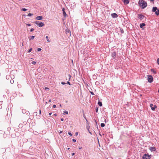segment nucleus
Returning <instances> with one entry per match:
<instances>
[{
    "instance_id": "nucleus-16",
    "label": "nucleus",
    "mask_w": 159,
    "mask_h": 159,
    "mask_svg": "<svg viewBox=\"0 0 159 159\" xmlns=\"http://www.w3.org/2000/svg\"><path fill=\"white\" fill-rule=\"evenodd\" d=\"M101 126L102 127H103L105 126V124L104 123H102L101 124Z\"/></svg>"
},
{
    "instance_id": "nucleus-21",
    "label": "nucleus",
    "mask_w": 159,
    "mask_h": 159,
    "mask_svg": "<svg viewBox=\"0 0 159 159\" xmlns=\"http://www.w3.org/2000/svg\"><path fill=\"white\" fill-rule=\"evenodd\" d=\"M33 15V14H31V13H29L28 14V16H31L32 15Z\"/></svg>"
},
{
    "instance_id": "nucleus-33",
    "label": "nucleus",
    "mask_w": 159,
    "mask_h": 159,
    "mask_svg": "<svg viewBox=\"0 0 159 159\" xmlns=\"http://www.w3.org/2000/svg\"><path fill=\"white\" fill-rule=\"evenodd\" d=\"M56 106L55 105H54L53 106V108H55L56 107Z\"/></svg>"
},
{
    "instance_id": "nucleus-23",
    "label": "nucleus",
    "mask_w": 159,
    "mask_h": 159,
    "mask_svg": "<svg viewBox=\"0 0 159 159\" xmlns=\"http://www.w3.org/2000/svg\"><path fill=\"white\" fill-rule=\"evenodd\" d=\"M32 63L34 64V65H35L36 63V62L35 61H33L32 62Z\"/></svg>"
},
{
    "instance_id": "nucleus-2",
    "label": "nucleus",
    "mask_w": 159,
    "mask_h": 159,
    "mask_svg": "<svg viewBox=\"0 0 159 159\" xmlns=\"http://www.w3.org/2000/svg\"><path fill=\"white\" fill-rule=\"evenodd\" d=\"M147 77L148 82L149 83L152 82L153 81V79L152 76L151 75H148Z\"/></svg>"
},
{
    "instance_id": "nucleus-4",
    "label": "nucleus",
    "mask_w": 159,
    "mask_h": 159,
    "mask_svg": "<svg viewBox=\"0 0 159 159\" xmlns=\"http://www.w3.org/2000/svg\"><path fill=\"white\" fill-rule=\"evenodd\" d=\"M143 159H150V157L148 154H145L143 157Z\"/></svg>"
},
{
    "instance_id": "nucleus-7",
    "label": "nucleus",
    "mask_w": 159,
    "mask_h": 159,
    "mask_svg": "<svg viewBox=\"0 0 159 159\" xmlns=\"http://www.w3.org/2000/svg\"><path fill=\"white\" fill-rule=\"evenodd\" d=\"M157 10H158V9H157L156 7H153L152 8V11L156 13V11Z\"/></svg>"
},
{
    "instance_id": "nucleus-40",
    "label": "nucleus",
    "mask_w": 159,
    "mask_h": 159,
    "mask_svg": "<svg viewBox=\"0 0 159 159\" xmlns=\"http://www.w3.org/2000/svg\"><path fill=\"white\" fill-rule=\"evenodd\" d=\"M61 121H63L64 119H63V118H61Z\"/></svg>"
},
{
    "instance_id": "nucleus-29",
    "label": "nucleus",
    "mask_w": 159,
    "mask_h": 159,
    "mask_svg": "<svg viewBox=\"0 0 159 159\" xmlns=\"http://www.w3.org/2000/svg\"><path fill=\"white\" fill-rule=\"evenodd\" d=\"M72 141H73V142H76V140H75V139H72Z\"/></svg>"
},
{
    "instance_id": "nucleus-44",
    "label": "nucleus",
    "mask_w": 159,
    "mask_h": 159,
    "mask_svg": "<svg viewBox=\"0 0 159 159\" xmlns=\"http://www.w3.org/2000/svg\"><path fill=\"white\" fill-rule=\"evenodd\" d=\"M51 99H49L48 101L49 102H51Z\"/></svg>"
},
{
    "instance_id": "nucleus-49",
    "label": "nucleus",
    "mask_w": 159,
    "mask_h": 159,
    "mask_svg": "<svg viewBox=\"0 0 159 159\" xmlns=\"http://www.w3.org/2000/svg\"><path fill=\"white\" fill-rule=\"evenodd\" d=\"M39 112H40V113H41V110H40Z\"/></svg>"
},
{
    "instance_id": "nucleus-37",
    "label": "nucleus",
    "mask_w": 159,
    "mask_h": 159,
    "mask_svg": "<svg viewBox=\"0 0 159 159\" xmlns=\"http://www.w3.org/2000/svg\"><path fill=\"white\" fill-rule=\"evenodd\" d=\"M27 25L28 26H30V24H27Z\"/></svg>"
},
{
    "instance_id": "nucleus-8",
    "label": "nucleus",
    "mask_w": 159,
    "mask_h": 159,
    "mask_svg": "<svg viewBox=\"0 0 159 159\" xmlns=\"http://www.w3.org/2000/svg\"><path fill=\"white\" fill-rule=\"evenodd\" d=\"M111 16L113 18H116L118 16L117 15L116 13H113L111 14Z\"/></svg>"
},
{
    "instance_id": "nucleus-45",
    "label": "nucleus",
    "mask_w": 159,
    "mask_h": 159,
    "mask_svg": "<svg viewBox=\"0 0 159 159\" xmlns=\"http://www.w3.org/2000/svg\"><path fill=\"white\" fill-rule=\"evenodd\" d=\"M62 131H61L60 132H59V133L60 134H61V133H62Z\"/></svg>"
},
{
    "instance_id": "nucleus-32",
    "label": "nucleus",
    "mask_w": 159,
    "mask_h": 159,
    "mask_svg": "<svg viewBox=\"0 0 159 159\" xmlns=\"http://www.w3.org/2000/svg\"><path fill=\"white\" fill-rule=\"evenodd\" d=\"M11 78H13V79L14 77V76L13 75H11Z\"/></svg>"
},
{
    "instance_id": "nucleus-30",
    "label": "nucleus",
    "mask_w": 159,
    "mask_h": 159,
    "mask_svg": "<svg viewBox=\"0 0 159 159\" xmlns=\"http://www.w3.org/2000/svg\"><path fill=\"white\" fill-rule=\"evenodd\" d=\"M68 76H69V80H70V77H71V76L70 75H68Z\"/></svg>"
},
{
    "instance_id": "nucleus-1",
    "label": "nucleus",
    "mask_w": 159,
    "mask_h": 159,
    "mask_svg": "<svg viewBox=\"0 0 159 159\" xmlns=\"http://www.w3.org/2000/svg\"><path fill=\"white\" fill-rule=\"evenodd\" d=\"M139 4L140 6L143 9L146 7L147 5V2L143 0H139Z\"/></svg>"
},
{
    "instance_id": "nucleus-27",
    "label": "nucleus",
    "mask_w": 159,
    "mask_h": 159,
    "mask_svg": "<svg viewBox=\"0 0 159 159\" xmlns=\"http://www.w3.org/2000/svg\"><path fill=\"white\" fill-rule=\"evenodd\" d=\"M32 48H30L28 51V52H30L31 51H32Z\"/></svg>"
},
{
    "instance_id": "nucleus-31",
    "label": "nucleus",
    "mask_w": 159,
    "mask_h": 159,
    "mask_svg": "<svg viewBox=\"0 0 159 159\" xmlns=\"http://www.w3.org/2000/svg\"><path fill=\"white\" fill-rule=\"evenodd\" d=\"M34 30V29H33V28H32V29H31V30H30V31H31V32L33 31Z\"/></svg>"
},
{
    "instance_id": "nucleus-11",
    "label": "nucleus",
    "mask_w": 159,
    "mask_h": 159,
    "mask_svg": "<svg viewBox=\"0 0 159 159\" xmlns=\"http://www.w3.org/2000/svg\"><path fill=\"white\" fill-rule=\"evenodd\" d=\"M145 26V23H143L141 24H140V27L141 28H142L143 26Z\"/></svg>"
},
{
    "instance_id": "nucleus-41",
    "label": "nucleus",
    "mask_w": 159,
    "mask_h": 159,
    "mask_svg": "<svg viewBox=\"0 0 159 159\" xmlns=\"http://www.w3.org/2000/svg\"><path fill=\"white\" fill-rule=\"evenodd\" d=\"M54 116H57V114H54Z\"/></svg>"
},
{
    "instance_id": "nucleus-34",
    "label": "nucleus",
    "mask_w": 159,
    "mask_h": 159,
    "mask_svg": "<svg viewBox=\"0 0 159 159\" xmlns=\"http://www.w3.org/2000/svg\"><path fill=\"white\" fill-rule=\"evenodd\" d=\"M61 83L62 84H66V83L65 82H62Z\"/></svg>"
},
{
    "instance_id": "nucleus-19",
    "label": "nucleus",
    "mask_w": 159,
    "mask_h": 159,
    "mask_svg": "<svg viewBox=\"0 0 159 159\" xmlns=\"http://www.w3.org/2000/svg\"><path fill=\"white\" fill-rule=\"evenodd\" d=\"M21 10L23 11H26L27 10V9L25 8H23Z\"/></svg>"
},
{
    "instance_id": "nucleus-6",
    "label": "nucleus",
    "mask_w": 159,
    "mask_h": 159,
    "mask_svg": "<svg viewBox=\"0 0 159 159\" xmlns=\"http://www.w3.org/2000/svg\"><path fill=\"white\" fill-rule=\"evenodd\" d=\"M149 149L151 152L155 151L156 150V148L155 147H150Z\"/></svg>"
},
{
    "instance_id": "nucleus-50",
    "label": "nucleus",
    "mask_w": 159,
    "mask_h": 159,
    "mask_svg": "<svg viewBox=\"0 0 159 159\" xmlns=\"http://www.w3.org/2000/svg\"><path fill=\"white\" fill-rule=\"evenodd\" d=\"M60 106L61 107V104H60Z\"/></svg>"
},
{
    "instance_id": "nucleus-36",
    "label": "nucleus",
    "mask_w": 159,
    "mask_h": 159,
    "mask_svg": "<svg viewBox=\"0 0 159 159\" xmlns=\"http://www.w3.org/2000/svg\"><path fill=\"white\" fill-rule=\"evenodd\" d=\"M48 89V87H45V89H46V90H47V89Z\"/></svg>"
},
{
    "instance_id": "nucleus-12",
    "label": "nucleus",
    "mask_w": 159,
    "mask_h": 159,
    "mask_svg": "<svg viewBox=\"0 0 159 159\" xmlns=\"http://www.w3.org/2000/svg\"><path fill=\"white\" fill-rule=\"evenodd\" d=\"M156 15L157 16H159V10H157L156 11L155 13Z\"/></svg>"
},
{
    "instance_id": "nucleus-20",
    "label": "nucleus",
    "mask_w": 159,
    "mask_h": 159,
    "mask_svg": "<svg viewBox=\"0 0 159 159\" xmlns=\"http://www.w3.org/2000/svg\"><path fill=\"white\" fill-rule=\"evenodd\" d=\"M14 80H10V83L12 84H13V83H14Z\"/></svg>"
},
{
    "instance_id": "nucleus-52",
    "label": "nucleus",
    "mask_w": 159,
    "mask_h": 159,
    "mask_svg": "<svg viewBox=\"0 0 159 159\" xmlns=\"http://www.w3.org/2000/svg\"><path fill=\"white\" fill-rule=\"evenodd\" d=\"M158 92L159 93V90H158Z\"/></svg>"
},
{
    "instance_id": "nucleus-9",
    "label": "nucleus",
    "mask_w": 159,
    "mask_h": 159,
    "mask_svg": "<svg viewBox=\"0 0 159 159\" xmlns=\"http://www.w3.org/2000/svg\"><path fill=\"white\" fill-rule=\"evenodd\" d=\"M36 19L37 20H41L43 19V17L42 16H38L36 17Z\"/></svg>"
},
{
    "instance_id": "nucleus-5",
    "label": "nucleus",
    "mask_w": 159,
    "mask_h": 159,
    "mask_svg": "<svg viewBox=\"0 0 159 159\" xmlns=\"http://www.w3.org/2000/svg\"><path fill=\"white\" fill-rule=\"evenodd\" d=\"M150 106L151 107L152 110L153 111H154L157 107L156 105H153L151 103L150 104Z\"/></svg>"
},
{
    "instance_id": "nucleus-48",
    "label": "nucleus",
    "mask_w": 159,
    "mask_h": 159,
    "mask_svg": "<svg viewBox=\"0 0 159 159\" xmlns=\"http://www.w3.org/2000/svg\"><path fill=\"white\" fill-rule=\"evenodd\" d=\"M151 1H153L154 0H150Z\"/></svg>"
},
{
    "instance_id": "nucleus-3",
    "label": "nucleus",
    "mask_w": 159,
    "mask_h": 159,
    "mask_svg": "<svg viewBox=\"0 0 159 159\" xmlns=\"http://www.w3.org/2000/svg\"><path fill=\"white\" fill-rule=\"evenodd\" d=\"M35 23L39 27H42L44 25V24L43 22H39L38 21H36L35 22Z\"/></svg>"
},
{
    "instance_id": "nucleus-43",
    "label": "nucleus",
    "mask_w": 159,
    "mask_h": 159,
    "mask_svg": "<svg viewBox=\"0 0 159 159\" xmlns=\"http://www.w3.org/2000/svg\"><path fill=\"white\" fill-rule=\"evenodd\" d=\"M49 114L50 116H51L52 114V113H50Z\"/></svg>"
},
{
    "instance_id": "nucleus-18",
    "label": "nucleus",
    "mask_w": 159,
    "mask_h": 159,
    "mask_svg": "<svg viewBox=\"0 0 159 159\" xmlns=\"http://www.w3.org/2000/svg\"><path fill=\"white\" fill-rule=\"evenodd\" d=\"M46 38L48 39H47V41L48 42H50V40H49L48 39V36H46Z\"/></svg>"
},
{
    "instance_id": "nucleus-13",
    "label": "nucleus",
    "mask_w": 159,
    "mask_h": 159,
    "mask_svg": "<svg viewBox=\"0 0 159 159\" xmlns=\"http://www.w3.org/2000/svg\"><path fill=\"white\" fill-rule=\"evenodd\" d=\"M35 37L33 36H32L30 37H29V39L30 40H31V39H33Z\"/></svg>"
},
{
    "instance_id": "nucleus-24",
    "label": "nucleus",
    "mask_w": 159,
    "mask_h": 159,
    "mask_svg": "<svg viewBox=\"0 0 159 159\" xmlns=\"http://www.w3.org/2000/svg\"><path fill=\"white\" fill-rule=\"evenodd\" d=\"M37 51H40L41 50V48H38L37 49Z\"/></svg>"
},
{
    "instance_id": "nucleus-15",
    "label": "nucleus",
    "mask_w": 159,
    "mask_h": 159,
    "mask_svg": "<svg viewBox=\"0 0 159 159\" xmlns=\"http://www.w3.org/2000/svg\"><path fill=\"white\" fill-rule=\"evenodd\" d=\"M98 104L100 107H101L102 106V102L100 101L98 102Z\"/></svg>"
},
{
    "instance_id": "nucleus-38",
    "label": "nucleus",
    "mask_w": 159,
    "mask_h": 159,
    "mask_svg": "<svg viewBox=\"0 0 159 159\" xmlns=\"http://www.w3.org/2000/svg\"><path fill=\"white\" fill-rule=\"evenodd\" d=\"M98 108H97V109H96V112H98Z\"/></svg>"
},
{
    "instance_id": "nucleus-14",
    "label": "nucleus",
    "mask_w": 159,
    "mask_h": 159,
    "mask_svg": "<svg viewBox=\"0 0 159 159\" xmlns=\"http://www.w3.org/2000/svg\"><path fill=\"white\" fill-rule=\"evenodd\" d=\"M63 15L65 17H66V16H67V15L66 14V13L64 11H63Z\"/></svg>"
},
{
    "instance_id": "nucleus-35",
    "label": "nucleus",
    "mask_w": 159,
    "mask_h": 159,
    "mask_svg": "<svg viewBox=\"0 0 159 159\" xmlns=\"http://www.w3.org/2000/svg\"><path fill=\"white\" fill-rule=\"evenodd\" d=\"M67 84H68L69 85H71L70 84V82H69V81H68L67 82Z\"/></svg>"
},
{
    "instance_id": "nucleus-10",
    "label": "nucleus",
    "mask_w": 159,
    "mask_h": 159,
    "mask_svg": "<svg viewBox=\"0 0 159 159\" xmlns=\"http://www.w3.org/2000/svg\"><path fill=\"white\" fill-rule=\"evenodd\" d=\"M116 53L115 52H113L112 53L111 56L114 58H115L116 56Z\"/></svg>"
},
{
    "instance_id": "nucleus-22",
    "label": "nucleus",
    "mask_w": 159,
    "mask_h": 159,
    "mask_svg": "<svg viewBox=\"0 0 159 159\" xmlns=\"http://www.w3.org/2000/svg\"><path fill=\"white\" fill-rule=\"evenodd\" d=\"M157 62L158 65H159V58H158L157 60Z\"/></svg>"
},
{
    "instance_id": "nucleus-47",
    "label": "nucleus",
    "mask_w": 159,
    "mask_h": 159,
    "mask_svg": "<svg viewBox=\"0 0 159 159\" xmlns=\"http://www.w3.org/2000/svg\"><path fill=\"white\" fill-rule=\"evenodd\" d=\"M81 148H79V149H81Z\"/></svg>"
},
{
    "instance_id": "nucleus-17",
    "label": "nucleus",
    "mask_w": 159,
    "mask_h": 159,
    "mask_svg": "<svg viewBox=\"0 0 159 159\" xmlns=\"http://www.w3.org/2000/svg\"><path fill=\"white\" fill-rule=\"evenodd\" d=\"M139 15V17L140 18H143V16L142 15Z\"/></svg>"
},
{
    "instance_id": "nucleus-28",
    "label": "nucleus",
    "mask_w": 159,
    "mask_h": 159,
    "mask_svg": "<svg viewBox=\"0 0 159 159\" xmlns=\"http://www.w3.org/2000/svg\"><path fill=\"white\" fill-rule=\"evenodd\" d=\"M90 92L92 95H94V94L93 92H91V91H90Z\"/></svg>"
},
{
    "instance_id": "nucleus-54",
    "label": "nucleus",
    "mask_w": 159,
    "mask_h": 159,
    "mask_svg": "<svg viewBox=\"0 0 159 159\" xmlns=\"http://www.w3.org/2000/svg\"><path fill=\"white\" fill-rule=\"evenodd\" d=\"M31 60H32L33 58H31Z\"/></svg>"
},
{
    "instance_id": "nucleus-25",
    "label": "nucleus",
    "mask_w": 159,
    "mask_h": 159,
    "mask_svg": "<svg viewBox=\"0 0 159 159\" xmlns=\"http://www.w3.org/2000/svg\"><path fill=\"white\" fill-rule=\"evenodd\" d=\"M64 113L67 114H68V111H64Z\"/></svg>"
},
{
    "instance_id": "nucleus-46",
    "label": "nucleus",
    "mask_w": 159,
    "mask_h": 159,
    "mask_svg": "<svg viewBox=\"0 0 159 159\" xmlns=\"http://www.w3.org/2000/svg\"><path fill=\"white\" fill-rule=\"evenodd\" d=\"M64 10H65L64 8H63L62 9V10L63 11H64Z\"/></svg>"
},
{
    "instance_id": "nucleus-53",
    "label": "nucleus",
    "mask_w": 159,
    "mask_h": 159,
    "mask_svg": "<svg viewBox=\"0 0 159 159\" xmlns=\"http://www.w3.org/2000/svg\"><path fill=\"white\" fill-rule=\"evenodd\" d=\"M46 104H47V102H46Z\"/></svg>"
},
{
    "instance_id": "nucleus-51",
    "label": "nucleus",
    "mask_w": 159,
    "mask_h": 159,
    "mask_svg": "<svg viewBox=\"0 0 159 159\" xmlns=\"http://www.w3.org/2000/svg\"><path fill=\"white\" fill-rule=\"evenodd\" d=\"M69 149H70V148H67V149H68V150H69Z\"/></svg>"
},
{
    "instance_id": "nucleus-26",
    "label": "nucleus",
    "mask_w": 159,
    "mask_h": 159,
    "mask_svg": "<svg viewBox=\"0 0 159 159\" xmlns=\"http://www.w3.org/2000/svg\"><path fill=\"white\" fill-rule=\"evenodd\" d=\"M68 134L69 135H70V136H71L72 135V134H71V133L70 132H68Z\"/></svg>"
},
{
    "instance_id": "nucleus-42",
    "label": "nucleus",
    "mask_w": 159,
    "mask_h": 159,
    "mask_svg": "<svg viewBox=\"0 0 159 159\" xmlns=\"http://www.w3.org/2000/svg\"><path fill=\"white\" fill-rule=\"evenodd\" d=\"M75 134H76V135H77L78 134V132H76V133H75Z\"/></svg>"
},
{
    "instance_id": "nucleus-39",
    "label": "nucleus",
    "mask_w": 159,
    "mask_h": 159,
    "mask_svg": "<svg viewBox=\"0 0 159 159\" xmlns=\"http://www.w3.org/2000/svg\"><path fill=\"white\" fill-rule=\"evenodd\" d=\"M75 155V153H73L72 154V156H74V155Z\"/></svg>"
}]
</instances>
